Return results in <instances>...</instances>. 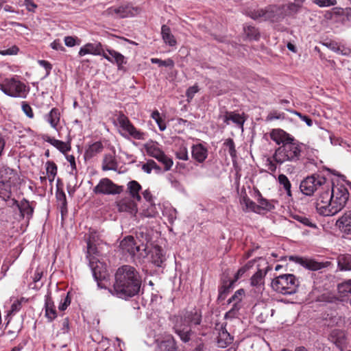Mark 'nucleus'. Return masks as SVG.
<instances>
[{
  "label": "nucleus",
  "instance_id": "1",
  "mask_svg": "<svg viewBox=\"0 0 351 351\" xmlns=\"http://www.w3.org/2000/svg\"><path fill=\"white\" fill-rule=\"evenodd\" d=\"M325 191L322 192L316 202V209L323 216H332L346 206L349 192L343 184H332L328 182Z\"/></svg>",
  "mask_w": 351,
  "mask_h": 351
},
{
  "label": "nucleus",
  "instance_id": "2",
  "mask_svg": "<svg viewBox=\"0 0 351 351\" xmlns=\"http://www.w3.org/2000/svg\"><path fill=\"white\" fill-rule=\"evenodd\" d=\"M141 285V279L136 269L130 265H123L115 274L113 294L127 299L138 294Z\"/></svg>",
  "mask_w": 351,
  "mask_h": 351
},
{
  "label": "nucleus",
  "instance_id": "3",
  "mask_svg": "<svg viewBox=\"0 0 351 351\" xmlns=\"http://www.w3.org/2000/svg\"><path fill=\"white\" fill-rule=\"evenodd\" d=\"M171 320L175 332L183 342L186 343L191 339V326L199 325L201 323L202 313L199 310L193 309L174 315Z\"/></svg>",
  "mask_w": 351,
  "mask_h": 351
},
{
  "label": "nucleus",
  "instance_id": "4",
  "mask_svg": "<svg viewBox=\"0 0 351 351\" xmlns=\"http://www.w3.org/2000/svg\"><path fill=\"white\" fill-rule=\"evenodd\" d=\"M98 251L96 245L90 237L87 241L86 257L89 262V267L93 272V276L100 289H106V285L103 282L108 281L109 274L106 265L101 263L97 258Z\"/></svg>",
  "mask_w": 351,
  "mask_h": 351
},
{
  "label": "nucleus",
  "instance_id": "5",
  "mask_svg": "<svg viewBox=\"0 0 351 351\" xmlns=\"http://www.w3.org/2000/svg\"><path fill=\"white\" fill-rule=\"evenodd\" d=\"M304 149L305 145L293 138V141L278 147L275 150L272 158L279 165L286 162H297L302 158Z\"/></svg>",
  "mask_w": 351,
  "mask_h": 351
},
{
  "label": "nucleus",
  "instance_id": "6",
  "mask_svg": "<svg viewBox=\"0 0 351 351\" xmlns=\"http://www.w3.org/2000/svg\"><path fill=\"white\" fill-rule=\"evenodd\" d=\"M0 89L11 97L26 98L29 88L16 77L5 78L0 83Z\"/></svg>",
  "mask_w": 351,
  "mask_h": 351
},
{
  "label": "nucleus",
  "instance_id": "7",
  "mask_svg": "<svg viewBox=\"0 0 351 351\" xmlns=\"http://www.w3.org/2000/svg\"><path fill=\"white\" fill-rule=\"evenodd\" d=\"M299 281L293 274H283L275 278L271 282L272 289L283 295H291L296 292Z\"/></svg>",
  "mask_w": 351,
  "mask_h": 351
},
{
  "label": "nucleus",
  "instance_id": "8",
  "mask_svg": "<svg viewBox=\"0 0 351 351\" xmlns=\"http://www.w3.org/2000/svg\"><path fill=\"white\" fill-rule=\"evenodd\" d=\"M120 248L123 253L128 254L133 258H144L149 253L147 245L143 242L141 244H137L132 236L126 237L121 241Z\"/></svg>",
  "mask_w": 351,
  "mask_h": 351
},
{
  "label": "nucleus",
  "instance_id": "9",
  "mask_svg": "<svg viewBox=\"0 0 351 351\" xmlns=\"http://www.w3.org/2000/svg\"><path fill=\"white\" fill-rule=\"evenodd\" d=\"M143 148L147 156L154 158L164 165L165 171H169L173 166L172 159L165 154L158 142L150 140L143 145Z\"/></svg>",
  "mask_w": 351,
  "mask_h": 351
},
{
  "label": "nucleus",
  "instance_id": "10",
  "mask_svg": "<svg viewBox=\"0 0 351 351\" xmlns=\"http://www.w3.org/2000/svg\"><path fill=\"white\" fill-rule=\"evenodd\" d=\"M328 182L320 175L315 174L304 179L300 185L301 192L308 196L312 195L319 189L325 191Z\"/></svg>",
  "mask_w": 351,
  "mask_h": 351
},
{
  "label": "nucleus",
  "instance_id": "11",
  "mask_svg": "<svg viewBox=\"0 0 351 351\" xmlns=\"http://www.w3.org/2000/svg\"><path fill=\"white\" fill-rule=\"evenodd\" d=\"M119 130L122 136L125 138H132L136 140H144L145 133L136 129L124 114L118 117Z\"/></svg>",
  "mask_w": 351,
  "mask_h": 351
},
{
  "label": "nucleus",
  "instance_id": "12",
  "mask_svg": "<svg viewBox=\"0 0 351 351\" xmlns=\"http://www.w3.org/2000/svg\"><path fill=\"white\" fill-rule=\"evenodd\" d=\"M106 12L115 18L132 17L138 14V9L130 4H123L119 6H113L108 8Z\"/></svg>",
  "mask_w": 351,
  "mask_h": 351
},
{
  "label": "nucleus",
  "instance_id": "13",
  "mask_svg": "<svg viewBox=\"0 0 351 351\" xmlns=\"http://www.w3.org/2000/svg\"><path fill=\"white\" fill-rule=\"evenodd\" d=\"M121 191V187L117 186L108 178L101 179L93 189V192L96 194L115 195L120 193Z\"/></svg>",
  "mask_w": 351,
  "mask_h": 351
},
{
  "label": "nucleus",
  "instance_id": "14",
  "mask_svg": "<svg viewBox=\"0 0 351 351\" xmlns=\"http://www.w3.org/2000/svg\"><path fill=\"white\" fill-rule=\"evenodd\" d=\"M101 56L108 62L116 64L120 70L127 63L126 58L123 55L112 49H104Z\"/></svg>",
  "mask_w": 351,
  "mask_h": 351
},
{
  "label": "nucleus",
  "instance_id": "15",
  "mask_svg": "<svg viewBox=\"0 0 351 351\" xmlns=\"http://www.w3.org/2000/svg\"><path fill=\"white\" fill-rule=\"evenodd\" d=\"M104 47L101 43H88L83 45L78 52L80 57L86 55L101 56Z\"/></svg>",
  "mask_w": 351,
  "mask_h": 351
},
{
  "label": "nucleus",
  "instance_id": "16",
  "mask_svg": "<svg viewBox=\"0 0 351 351\" xmlns=\"http://www.w3.org/2000/svg\"><path fill=\"white\" fill-rule=\"evenodd\" d=\"M208 155V150L206 143H197L191 147V156L196 162L199 163L204 162Z\"/></svg>",
  "mask_w": 351,
  "mask_h": 351
},
{
  "label": "nucleus",
  "instance_id": "17",
  "mask_svg": "<svg viewBox=\"0 0 351 351\" xmlns=\"http://www.w3.org/2000/svg\"><path fill=\"white\" fill-rule=\"evenodd\" d=\"M223 122L226 125H229L230 122L234 123L236 126L243 131V125L245 121V119L243 114L235 113L234 112L226 111L223 115H221Z\"/></svg>",
  "mask_w": 351,
  "mask_h": 351
},
{
  "label": "nucleus",
  "instance_id": "18",
  "mask_svg": "<svg viewBox=\"0 0 351 351\" xmlns=\"http://www.w3.org/2000/svg\"><path fill=\"white\" fill-rule=\"evenodd\" d=\"M135 200L129 197H125L117 202V209L119 212H127L134 215L137 212V206Z\"/></svg>",
  "mask_w": 351,
  "mask_h": 351
},
{
  "label": "nucleus",
  "instance_id": "19",
  "mask_svg": "<svg viewBox=\"0 0 351 351\" xmlns=\"http://www.w3.org/2000/svg\"><path fill=\"white\" fill-rule=\"evenodd\" d=\"M245 295V291L243 289L237 290L234 295L228 300V303L233 302L232 308L226 313V315H234L241 308V302Z\"/></svg>",
  "mask_w": 351,
  "mask_h": 351
},
{
  "label": "nucleus",
  "instance_id": "20",
  "mask_svg": "<svg viewBox=\"0 0 351 351\" xmlns=\"http://www.w3.org/2000/svg\"><path fill=\"white\" fill-rule=\"evenodd\" d=\"M247 15L254 20H268L273 17L274 14L270 8L265 9L250 10L247 12Z\"/></svg>",
  "mask_w": 351,
  "mask_h": 351
},
{
  "label": "nucleus",
  "instance_id": "21",
  "mask_svg": "<svg viewBox=\"0 0 351 351\" xmlns=\"http://www.w3.org/2000/svg\"><path fill=\"white\" fill-rule=\"evenodd\" d=\"M271 138L278 145H284V144L293 141V137L281 129H274L270 134Z\"/></svg>",
  "mask_w": 351,
  "mask_h": 351
},
{
  "label": "nucleus",
  "instance_id": "22",
  "mask_svg": "<svg viewBox=\"0 0 351 351\" xmlns=\"http://www.w3.org/2000/svg\"><path fill=\"white\" fill-rule=\"evenodd\" d=\"M265 275L261 269H258L250 279V285L254 287V292L256 293H261L264 289Z\"/></svg>",
  "mask_w": 351,
  "mask_h": 351
},
{
  "label": "nucleus",
  "instance_id": "23",
  "mask_svg": "<svg viewBox=\"0 0 351 351\" xmlns=\"http://www.w3.org/2000/svg\"><path fill=\"white\" fill-rule=\"evenodd\" d=\"M295 259L298 263L309 270L317 271L325 267L323 263L316 261L313 259L302 257H295Z\"/></svg>",
  "mask_w": 351,
  "mask_h": 351
},
{
  "label": "nucleus",
  "instance_id": "24",
  "mask_svg": "<svg viewBox=\"0 0 351 351\" xmlns=\"http://www.w3.org/2000/svg\"><path fill=\"white\" fill-rule=\"evenodd\" d=\"M232 337L230 333L227 331L225 326H221L219 329L218 336L217 338V346L219 348H226L232 341Z\"/></svg>",
  "mask_w": 351,
  "mask_h": 351
},
{
  "label": "nucleus",
  "instance_id": "25",
  "mask_svg": "<svg viewBox=\"0 0 351 351\" xmlns=\"http://www.w3.org/2000/svg\"><path fill=\"white\" fill-rule=\"evenodd\" d=\"M152 263L157 267H162L166 261V256L162 247L156 245L151 251Z\"/></svg>",
  "mask_w": 351,
  "mask_h": 351
},
{
  "label": "nucleus",
  "instance_id": "26",
  "mask_svg": "<svg viewBox=\"0 0 351 351\" xmlns=\"http://www.w3.org/2000/svg\"><path fill=\"white\" fill-rule=\"evenodd\" d=\"M12 202L13 205H16L18 207L21 215L23 217L26 216L29 219L32 216L34 208L27 200L24 199L21 202H19L16 199H12Z\"/></svg>",
  "mask_w": 351,
  "mask_h": 351
},
{
  "label": "nucleus",
  "instance_id": "27",
  "mask_svg": "<svg viewBox=\"0 0 351 351\" xmlns=\"http://www.w3.org/2000/svg\"><path fill=\"white\" fill-rule=\"evenodd\" d=\"M45 121L49 123L51 127L55 130L58 131V125L60 120V110L56 108H53L50 112L45 116Z\"/></svg>",
  "mask_w": 351,
  "mask_h": 351
},
{
  "label": "nucleus",
  "instance_id": "28",
  "mask_svg": "<svg viewBox=\"0 0 351 351\" xmlns=\"http://www.w3.org/2000/svg\"><path fill=\"white\" fill-rule=\"evenodd\" d=\"M43 139L45 142L50 143L51 145H53L54 147H56L57 149H58L60 152H62L64 154H65L67 152H69L71 149V145L69 143L55 139L53 138L50 137L48 135H44L43 136Z\"/></svg>",
  "mask_w": 351,
  "mask_h": 351
},
{
  "label": "nucleus",
  "instance_id": "29",
  "mask_svg": "<svg viewBox=\"0 0 351 351\" xmlns=\"http://www.w3.org/2000/svg\"><path fill=\"white\" fill-rule=\"evenodd\" d=\"M160 351H178L174 338L171 335H165L158 343Z\"/></svg>",
  "mask_w": 351,
  "mask_h": 351
},
{
  "label": "nucleus",
  "instance_id": "30",
  "mask_svg": "<svg viewBox=\"0 0 351 351\" xmlns=\"http://www.w3.org/2000/svg\"><path fill=\"white\" fill-rule=\"evenodd\" d=\"M337 223L341 232L351 234V210L346 212Z\"/></svg>",
  "mask_w": 351,
  "mask_h": 351
},
{
  "label": "nucleus",
  "instance_id": "31",
  "mask_svg": "<svg viewBox=\"0 0 351 351\" xmlns=\"http://www.w3.org/2000/svg\"><path fill=\"white\" fill-rule=\"evenodd\" d=\"M240 203L242 206L243 210L245 212H254L258 213V206L255 202L252 201L247 195L245 191L241 192L240 197Z\"/></svg>",
  "mask_w": 351,
  "mask_h": 351
},
{
  "label": "nucleus",
  "instance_id": "32",
  "mask_svg": "<svg viewBox=\"0 0 351 351\" xmlns=\"http://www.w3.org/2000/svg\"><path fill=\"white\" fill-rule=\"evenodd\" d=\"M127 188L134 200L137 202L141 201V197L139 194V191L141 190V186L137 181L132 180L129 182Z\"/></svg>",
  "mask_w": 351,
  "mask_h": 351
},
{
  "label": "nucleus",
  "instance_id": "33",
  "mask_svg": "<svg viewBox=\"0 0 351 351\" xmlns=\"http://www.w3.org/2000/svg\"><path fill=\"white\" fill-rule=\"evenodd\" d=\"M45 316L49 321L53 320L57 317L56 311L51 298L46 296L45 302Z\"/></svg>",
  "mask_w": 351,
  "mask_h": 351
},
{
  "label": "nucleus",
  "instance_id": "34",
  "mask_svg": "<svg viewBox=\"0 0 351 351\" xmlns=\"http://www.w3.org/2000/svg\"><path fill=\"white\" fill-rule=\"evenodd\" d=\"M118 164L115 157L112 154H106L104 156L102 164V169L104 171H117Z\"/></svg>",
  "mask_w": 351,
  "mask_h": 351
},
{
  "label": "nucleus",
  "instance_id": "35",
  "mask_svg": "<svg viewBox=\"0 0 351 351\" xmlns=\"http://www.w3.org/2000/svg\"><path fill=\"white\" fill-rule=\"evenodd\" d=\"M161 34L164 42L171 47L176 45V40L174 36L171 34L170 28L166 25H163L161 27Z\"/></svg>",
  "mask_w": 351,
  "mask_h": 351
},
{
  "label": "nucleus",
  "instance_id": "36",
  "mask_svg": "<svg viewBox=\"0 0 351 351\" xmlns=\"http://www.w3.org/2000/svg\"><path fill=\"white\" fill-rule=\"evenodd\" d=\"M104 149L103 145L101 142L97 141L90 145L85 152V158H91L96 156L97 154L102 152Z\"/></svg>",
  "mask_w": 351,
  "mask_h": 351
},
{
  "label": "nucleus",
  "instance_id": "37",
  "mask_svg": "<svg viewBox=\"0 0 351 351\" xmlns=\"http://www.w3.org/2000/svg\"><path fill=\"white\" fill-rule=\"evenodd\" d=\"M162 212L163 216L167 217L168 221L171 224L177 218V210L170 204L164 205Z\"/></svg>",
  "mask_w": 351,
  "mask_h": 351
},
{
  "label": "nucleus",
  "instance_id": "38",
  "mask_svg": "<svg viewBox=\"0 0 351 351\" xmlns=\"http://www.w3.org/2000/svg\"><path fill=\"white\" fill-rule=\"evenodd\" d=\"M45 165L48 180L52 183L57 175V165L53 161H47Z\"/></svg>",
  "mask_w": 351,
  "mask_h": 351
},
{
  "label": "nucleus",
  "instance_id": "39",
  "mask_svg": "<svg viewBox=\"0 0 351 351\" xmlns=\"http://www.w3.org/2000/svg\"><path fill=\"white\" fill-rule=\"evenodd\" d=\"M337 289L342 297L348 298L351 295V279L339 284Z\"/></svg>",
  "mask_w": 351,
  "mask_h": 351
},
{
  "label": "nucleus",
  "instance_id": "40",
  "mask_svg": "<svg viewBox=\"0 0 351 351\" xmlns=\"http://www.w3.org/2000/svg\"><path fill=\"white\" fill-rule=\"evenodd\" d=\"M338 266L341 270H351V256L344 255L339 257Z\"/></svg>",
  "mask_w": 351,
  "mask_h": 351
},
{
  "label": "nucleus",
  "instance_id": "41",
  "mask_svg": "<svg viewBox=\"0 0 351 351\" xmlns=\"http://www.w3.org/2000/svg\"><path fill=\"white\" fill-rule=\"evenodd\" d=\"M278 182L280 183V184L283 186L287 195L291 197V184L290 181L289 180L288 178L284 174H280L278 176Z\"/></svg>",
  "mask_w": 351,
  "mask_h": 351
},
{
  "label": "nucleus",
  "instance_id": "42",
  "mask_svg": "<svg viewBox=\"0 0 351 351\" xmlns=\"http://www.w3.org/2000/svg\"><path fill=\"white\" fill-rule=\"evenodd\" d=\"M147 208H143L142 214L147 217H153L158 213L156 205L154 202L148 203Z\"/></svg>",
  "mask_w": 351,
  "mask_h": 351
},
{
  "label": "nucleus",
  "instance_id": "43",
  "mask_svg": "<svg viewBox=\"0 0 351 351\" xmlns=\"http://www.w3.org/2000/svg\"><path fill=\"white\" fill-rule=\"evenodd\" d=\"M151 62L153 64H157L159 66H165L171 68L174 66V62L171 58H168L165 60L158 58H152Z\"/></svg>",
  "mask_w": 351,
  "mask_h": 351
},
{
  "label": "nucleus",
  "instance_id": "44",
  "mask_svg": "<svg viewBox=\"0 0 351 351\" xmlns=\"http://www.w3.org/2000/svg\"><path fill=\"white\" fill-rule=\"evenodd\" d=\"M258 204V213L260 212V210H271L274 206L265 198L263 197L258 199L257 202Z\"/></svg>",
  "mask_w": 351,
  "mask_h": 351
},
{
  "label": "nucleus",
  "instance_id": "45",
  "mask_svg": "<svg viewBox=\"0 0 351 351\" xmlns=\"http://www.w3.org/2000/svg\"><path fill=\"white\" fill-rule=\"evenodd\" d=\"M224 145L228 149V153L230 155L232 160H234L237 157V151L235 149V145L232 138H228L225 143Z\"/></svg>",
  "mask_w": 351,
  "mask_h": 351
},
{
  "label": "nucleus",
  "instance_id": "46",
  "mask_svg": "<svg viewBox=\"0 0 351 351\" xmlns=\"http://www.w3.org/2000/svg\"><path fill=\"white\" fill-rule=\"evenodd\" d=\"M252 266V263L251 261H249L246 265L240 268L235 274L234 280H232L231 284H233L234 282H237Z\"/></svg>",
  "mask_w": 351,
  "mask_h": 351
},
{
  "label": "nucleus",
  "instance_id": "47",
  "mask_svg": "<svg viewBox=\"0 0 351 351\" xmlns=\"http://www.w3.org/2000/svg\"><path fill=\"white\" fill-rule=\"evenodd\" d=\"M141 169L144 172L147 173H151L153 169H159V167L154 160H149L146 163L142 165Z\"/></svg>",
  "mask_w": 351,
  "mask_h": 351
},
{
  "label": "nucleus",
  "instance_id": "48",
  "mask_svg": "<svg viewBox=\"0 0 351 351\" xmlns=\"http://www.w3.org/2000/svg\"><path fill=\"white\" fill-rule=\"evenodd\" d=\"M176 156L178 159L182 160H189L188 150L186 146H180L179 149L176 152Z\"/></svg>",
  "mask_w": 351,
  "mask_h": 351
},
{
  "label": "nucleus",
  "instance_id": "49",
  "mask_svg": "<svg viewBox=\"0 0 351 351\" xmlns=\"http://www.w3.org/2000/svg\"><path fill=\"white\" fill-rule=\"evenodd\" d=\"M313 3L320 8L334 6L337 3V0H314Z\"/></svg>",
  "mask_w": 351,
  "mask_h": 351
},
{
  "label": "nucleus",
  "instance_id": "50",
  "mask_svg": "<svg viewBox=\"0 0 351 351\" xmlns=\"http://www.w3.org/2000/svg\"><path fill=\"white\" fill-rule=\"evenodd\" d=\"M19 51V47L16 45H13L8 49L0 50V54L2 56H13L16 55Z\"/></svg>",
  "mask_w": 351,
  "mask_h": 351
},
{
  "label": "nucleus",
  "instance_id": "51",
  "mask_svg": "<svg viewBox=\"0 0 351 351\" xmlns=\"http://www.w3.org/2000/svg\"><path fill=\"white\" fill-rule=\"evenodd\" d=\"M199 91V88L197 85L192 86L186 90V96L187 101H190L195 96V95Z\"/></svg>",
  "mask_w": 351,
  "mask_h": 351
},
{
  "label": "nucleus",
  "instance_id": "52",
  "mask_svg": "<svg viewBox=\"0 0 351 351\" xmlns=\"http://www.w3.org/2000/svg\"><path fill=\"white\" fill-rule=\"evenodd\" d=\"M22 110L29 118L34 117V113L32 107L25 101L22 102Z\"/></svg>",
  "mask_w": 351,
  "mask_h": 351
},
{
  "label": "nucleus",
  "instance_id": "53",
  "mask_svg": "<svg viewBox=\"0 0 351 351\" xmlns=\"http://www.w3.org/2000/svg\"><path fill=\"white\" fill-rule=\"evenodd\" d=\"M79 40L77 38H75L73 36H65L64 41L66 46L69 47H74L76 45H79L80 42Z\"/></svg>",
  "mask_w": 351,
  "mask_h": 351
},
{
  "label": "nucleus",
  "instance_id": "54",
  "mask_svg": "<svg viewBox=\"0 0 351 351\" xmlns=\"http://www.w3.org/2000/svg\"><path fill=\"white\" fill-rule=\"evenodd\" d=\"M19 6L25 5L26 9L29 12H35V9L37 8V5L34 3L32 0H24V3L21 4L20 2L19 3Z\"/></svg>",
  "mask_w": 351,
  "mask_h": 351
},
{
  "label": "nucleus",
  "instance_id": "55",
  "mask_svg": "<svg viewBox=\"0 0 351 351\" xmlns=\"http://www.w3.org/2000/svg\"><path fill=\"white\" fill-rule=\"evenodd\" d=\"M276 164L278 163L276 162L274 159L272 160L271 158H269L266 160L265 165L267 167L268 170H269L272 173H274L277 169Z\"/></svg>",
  "mask_w": 351,
  "mask_h": 351
},
{
  "label": "nucleus",
  "instance_id": "56",
  "mask_svg": "<svg viewBox=\"0 0 351 351\" xmlns=\"http://www.w3.org/2000/svg\"><path fill=\"white\" fill-rule=\"evenodd\" d=\"M324 45L335 53L339 51V45L336 42L330 41L324 43Z\"/></svg>",
  "mask_w": 351,
  "mask_h": 351
},
{
  "label": "nucleus",
  "instance_id": "57",
  "mask_svg": "<svg viewBox=\"0 0 351 351\" xmlns=\"http://www.w3.org/2000/svg\"><path fill=\"white\" fill-rule=\"evenodd\" d=\"M143 198L145 199L147 204L154 202V197L149 189H146L142 192Z\"/></svg>",
  "mask_w": 351,
  "mask_h": 351
},
{
  "label": "nucleus",
  "instance_id": "58",
  "mask_svg": "<svg viewBox=\"0 0 351 351\" xmlns=\"http://www.w3.org/2000/svg\"><path fill=\"white\" fill-rule=\"evenodd\" d=\"M297 219L300 221L304 225L308 226V227H315V225L313 224L309 219H308L306 217L303 216H298Z\"/></svg>",
  "mask_w": 351,
  "mask_h": 351
},
{
  "label": "nucleus",
  "instance_id": "59",
  "mask_svg": "<svg viewBox=\"0 0 351 351\" xmlns=\"http://www.w3.org/2000/svg\"><path fill=\"white\" fill-rule=\"evenodd\" d=\"M51 47L53 49L58 51H64V47L62 46L60 40H55L51 43Z\"/></svg>",
  "mask_w": 351,
  "mask_h": 351
},
{
  "label": "nucleus",
  "instance_id": "60",
  "mask_svg": "<svg viewBox=\"0 0 351 351\" xmlns=\"http://www.w3.org/2000/svg\"><path fill=\"white\" fill-rule=\"evenodd\" d=\"M21 308V303L19 300L14 301V303L11 306L10 311H9V313H15L18 312Z\"/></svg>",
  "mask_w": 351,
  "mask_h": 351
},
{
  "label": "nucleus",
  "instance_id": "61",
  "mask_svg": "<svg viewBox=\"0 0 351 351\" xmlns=\"http://www.w3.org/2000/svg\"><path fill=\"white\" fill-rule=\"evenodd\" d=\"M70 303L71 300L69 298V296L67 295L66 297L64 298V301L60 303L58 308L60 311H64L70 304Z\"/></svg>",
  "mask_w": 351,
  "mask_h": 351
},
{
  "label": "nucleus",
  "instance_id": "62",
  "mask_svg": "<svg viewBox=\"0 0 351 351\" xmlns=\"http://www.w3.org/2000/svg\"><path fill=\"white\" fill-rule=\"evenodd\" d=\"M38 64L43 67L47 73H49L52 69L51 64L47 60H39Z\"/></svg>",
  "mask_w": 351,
  "mask_h": 351
},
{
  "label": "nucleus",
  "instance_id": "63",
  "mask_svg": "<svg viewBox=\"0 0 351 351\" xmlns=\"http://www.w3.org/2000/svg\"><path fill=\"white\" fill-rule=\"evenodd\" d=\"M351 53V51L349 48H347L343 45H339V51L337 52L338 54H341L343 56H349Z\"/></svg>",
  "mask_w": 351,
  "mask_h": 351
},
{
  "label": "nucleus",
  "instance_id": "64",
  "mask_svg": "<svg viewBox=\"0 0 351 351\" xmlns=\"http://www.w3.org/2000/svg\"><path fill=\"white\" fill-rule=\"evenodd\" d=\"M296 114L300 117V119L304 121L308 126H311L313 125V121L310 117L305 115H302L301 113L296 112Z\"/></svg>",
  "mask_w": 351,
  "mask_h": 351
}]
</instances>
